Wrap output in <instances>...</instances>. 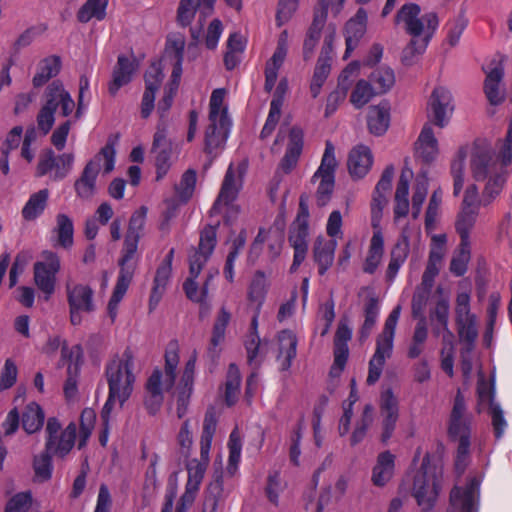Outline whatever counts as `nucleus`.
<instances>
[{"instance_id":"obj_1","label":"nucleus","mask_w":512,"mask_h":512,"mask_svg":"<svg viewBox=\"0 0 512 512\" xmlns=\"http://www.w3.org/2000/svg\"><path fill=\"white\" fill-rule=\"evenodd\" d=\"M395 24H403L405 32L411 37L403 49L402 63L412 65L415 58L425 52L438 26L436 12L421 15V8L415 3L404 4L395 15Z\"/></svg>"},{"instance_id":"obj_2","label":"nucleus","mask_w":512,"mask_h":512,"mask_svg":"<svg viewBox=\"0 0 512 512\" xmlns=\"http://www.w3.org/2000/svg\"><path fill=\"white\" fill-rule=\"evenodd\" d=\"M146 214L147 208L142 206L132 214L129 220L121 257L118 260L120 267L118 278L108 303V313L112 319L116 317L118 304L126 294L136 270L137 261L135 260V255L139 240L143 235Z\"/></svg>"},{"instance_id":"obj_3","label":"nucleus","mask_w":512,"mask_h":512,"mask_svg":"<svg viewBox=\"0 0 512 512\" xmlns=\"http://www.w3.org/2000/svg\"><path fill=\"white\" fill-rule=\"evenodd\" d=\"M178 352V343L176 341L169 342L164 356V371L156 368L147 379L144 405L151 415H155L163 403V390L169 391L175 384L179 364Z\"/></svg>"},{"instance_id":"obj_4","label":"nucleus","mask_w":512,"mask_h":512,"mask_svg":"<svg viewBox=\"0 0 512 512\" xmlns=\"http://www.w3.org/2000/svg\"><path fill=\"white\" fill-rule=\"evenodd\" d=\"M471 422L472 416L467 412L465 398L458 390L448 420V436L451 440L458 441L455 468L459 473H463L468 465Z\"/></svg>"},{"instance_id":"obj_5","label":"nucleus","mask_w":512,"mask_h":512,"mask_svg":"<svg viewBox=\"0 0 512 512\" xmlns=\"http://www.w3.org/2000/svg\"><path fill=\"white\" fill-rule=\"evenodd\" d=\"M134 354L126 348L121 354H115L105 367V376L112 396H118L122 406L130 397L135 382Z\"/></svg>"},{"instance_id":"obj_6","label":"nucleus","mask_w":512,"mask_h":512,"mask_svg":"<svg viewBox=\"0 0 512 512\" xmlns=\"http://www.w3.org/2000/svg\"><path fill=\"white\" fill-rule=\"evenodd\" d=\"M494 155L489 151L476 152L471 159V171L476 181H488L482 191V205L488 206L500 194L506 182V174L499 172Z\"/></svg>"},{"instance_id":"obj_7","label":"nucleus","mask_w":512,"mask_h":512,"mask_svg":"<svg viewBox=\"0 0 512 512\" xmlns=\"http://www.w3.org/2000/svg\"><path fill=\"white\" fill-rule=\"evenodd\" d=\"M217 426L215 408L210 406L205 412L200 438V460L192 459L187 464L188 481L186 492L197 491L209 463V452Z\"/></svg>"},{"instance_id":"obj_8","label":"nucleus","mask_w":512,"mask_h":512,"mask_svg":"<svg viewBox=\"0 0 512 512\" xmlns=\"http://www.w3.org/2000/svg\"><path fill=\"white\" fill-rule=\"evenodd\" d=\"M115 142L111 137L106 145L91 159L85 166L81 177L75 182L77 195L83 199L92 197L95 192L96 178L101 169L102 160H104V172L110 173L114 169L115 163Z\"/></svg>"},{"instance_id":"obj_9","label":"nucleus","mask_w":512,"mask_h":512,"mask_svg":"<svg viewBox=\"0 0 512 512\" xmlns=\"http://www.w3.org/2000/svg\"><path fill=\"white\" fill-rule=\"evenodd\" d=\"M309 207L307 195H301L299 198V208L296 218L289 227L288 241L294 249L293 263L290 272H295L305 260L308 251L309 235Z\"/></svg>"},{"instance_id":"obj_10","label":"nucleus","mask_w":512,"mask_h":512,"mask_svg":"<svg viewBox=\"0 0 512 512\" xmlns=\"http://www.w3.org/2000/svg\"><path fill=\"white\" fill-rule=\"evenodd\" d=\"M242 176L243 172L240 169L236 172L232 165L228 167L220 192L210 210L211 215L222 213L224 210L227 223L238 216L240 208L235 204V200L242 188Z\"/></svg>"},{"instance_id":"obj_11","label":"nucleus","mask_w":512,"mask_h":512,"mask_svg":"<svg viewBox=\"0 0 512 512\" xmlns=\"http://www.w3.org/2000/svg\"><path fill=\"white\" fill-rule=\"evenodd\" d=\"M396 326L397 322L387 317L384 328L377 337L374 355L369 361V371L366 379L368 385H373L379 380L386 359L392 355Z\"/></svg>"},{"instance_id":"obj_12","label":"nucleus","mask_w":512,"mask_h":512,"mask_svg":"<svg viewBox=\"0 0 512 512\" xmlns=\"http://www.w3.org/2000/svg\"><path fill=\"white\" fill-rule=\"evenodd\" d=\"M428 463L429 456L426 455L413 482L412 494L420 507H434L440 489V482Z\"/></svg>"},{"instance_id":"obj_13","label":"nucleus","mask_w":512,"mask_h":512,"mask_svg":"<svg viewBox=\"0 0 512 512\" xmlns=\"http://www.w3.org/2000/svg\"><path fill=\"white\" fill-rule=\"evenodd\" d=\"M42 261H37L33 266V279L37 288L44 294V299L49 300L55 291L56 275L61 269L59 256L50 250L41 253Z\"/></svg>"},{"instance_id":"obj_14","label":"nucleus","mask_w":512,"mask_h":512,"mask_svg":"<svg viewBox=\"0 0 512 512\" xmlns=\"http://www.w3.org/2000/svg\"><path fill=\"white\" fill-rule=\"evenodd\" d=\"M337 162L334 156V146L330 141L326 142L321 165L312 177V182L320 179L316 191V202L319 207L325 206L331 199L334 190V172Z\"/></svg>"},{"instance_id":"obj_15","label":"nucleus","mask_w":512,"mask_h":512,"mask_svg":"<svg viewBox=\"0 0 512 512\" xmlns=\"http://www.w3.org/2000/svg\"><path fill=\"white\" fill-rule=\"evenodd\" d=\"M150 154L153 156L156 166V179L160 180L170 169L173 154L172 141L168 138L165 121H159L157 124Z\"/></svg>"},{"instance_id":"obj_16","label":"nucleus","mask_w":512,"mask_h":512,"mask_svg":"<svg viewBox=\"0 0 512 512\" xmlns=\"http://www.w3.org/2000/svg\"><path fill=\"white\" fill-rule=\"evenodd\" d=\"M67 301L69 305L70 321L73 325L82 322L81 313H92L95 310L93 301L94 291L85 284L66 285Z\"/></svg>"},{"instance_id":"obj_17","label":"nucleus","mask_w":512,"mask_h":512,"mask_svg":"<svg viewBox=\"0 0 512 512\" xmlns=\"http://www.w3.org/2000/svg\"><path fill=\"white\" fill-rule=\"evenodd\" d=\"M216 225H206L200 232L198 247L189 255V266L193 274L202 271L217 244V227Z\"/></svg>"},{"instance_id":"obj_18","label":"nucleus","mask_w":512,"mask_h":512,"mask_svg":"<svg viewBox=\"0 0 512 512\" xmlns=\"http://www.w3.org/2000/svg\"><path fill=\"white\" fill-rule=\"evenodd\" d=\"M451 93L444 87H436L428 102V117L430 123H434L439 128L447 125L453 112L451 105Z\"/></svg>"},{"instance_id":"obj_19","label":"nucleus","mask_w":512,"mask_h":512,"mask_svg":"<svg viewBox=\"0 0 512 512\" xmlns=\"http://www.w3.org/2000/svg\"><path fill=\"white\" fill-rule=\"evenodd\" d=\"M209 125L205 131L204 152L215 157L218 150H221L227 140L231 122L228 118L227 110H222L220 119L209 121Z\"/></svg>"},{"instance_id":"obj_20","label":"nucleus","mask_w":512,"mask_h":512,"mask_svg":"<svg viewBox=\"0 0 512 512\" xmlns=\"http://www.w3.org/2000/svg\"><path fill=\"white\" fill-rule=\"evenodd\" d=\"M479 485V481L472 478L465 488L455 486L450 492L447 512H476L475 498Z\"/></svg>"},{"instance_id":"obj_21","label":"nucleus","mask_w":512,"mask_h":512,"mask_svg":"<svg viewBox=\"0 0 512 512\" xmlns=\"http://www.w3.org/2000/svg\"><path fill=\"white\" fill-rule=\"evenodd\" d=\"M380 412L383 417L381 441L386 443L392 437L399 417L398 400L391 389H387L381 394Z\"/></svg>"},{"instance_id":"obj_22","label":"nucleus","mask_w":512,"mask_h":512,"mask_svg":"<svg viewBox=\"0 0 512 512\" xmlns=\"http://www.w3.org/2000/svg\"><path fill=\"white\" fill-rule=\"evenodd\" d=\"M45 98V105L54 112L60 108V114L63 117L69 116L75 108L74 100L58 80L49 84L45 92Z\"/></svg>"},{"instance_id":"obj_23","label":"nucleus","mask_w":512,"mask_h":512,"mask_svg":"<svg viewBox=\"0 0 512 512\" xmlns=\"http://www.w3.org/2000/svg\"><path fill=\"white\" fill-rule=\"evenodd\" d=\"M201 271H198L196 274L192 273L191 266H189V277L183 283V290L185 292L186 297L195 303L200 304L201 306L206 305V300L208 298V289L211 281L218 275L219 271L217 269L209 270L206 274L205 281L203 282L201 288H199L197 278L200 275Z\"/></svg>"},{"instance_id":"obj_24","label":"nucleus","mask_w":512,"mask_h":512,"mask_svg":"<svg viewBox=\"0 0 512 512\" xmlns=\"http://www.w3.org/2000/svg\"><path fill=\"white\" fill-rule=\"evenodd\" d=\"M438 141L430 122L424 124L415 143V157L423 163L430 164L438 155Z\"/></svg>"},{"instance_id":"obj_25","label":"nucleus","mask_w":512,"mask_h":512,"mask_svg":"<svg viewBox=\"0 0 512 512\" xmlns=\"http://www.w3.org/2000/svg\"><path fill=\"white\" fill-rule=\"evenodd\" d=\"M366 27L367 12L363 8H360L356 12L355 16L348 20L345 25V57H348V55L358 46L360 40L366 33Z\"/></svg>"},{"instance_id":"obj_26","label":"nucleus","mask_w":512,"mask_h":512,"mask_svg":"<svg viewBox=\"0 0 512 512\" xmlns=\"http://www.w3.org/2000/svg\"><path fill=\"white\" fill-rule=\"evenodd\" d=\"M373 156L370 149L364 145L354 147L348 156L347 166L353 178H362L370 170Z\"/></svg>"},{"instance_id":"obj_27","label":"nucleus","mask_w":512,"mask_h":512,"mask_svg":"<svg viewBox=\"0 0 512 512\" xmlns=\"http://www.w3.org/2000/svg\"><path fill=\"white\" fill-rule=\"evenodd\" d=\"M303 137L304 134L301 128L297 126L291 128L289 143L285 155L280 162V168L284 173H289L296 167L303 148Z\"/></svg>"},{"instance_id":"obj_28","label":"nucleus","mask_w":512,"mask_h":512,"mask_svg":"<svg viewBox=\"0 0 512 512\" xmlns=\"http://www.w3.org/2000/svg\"><path fill=\"white\" fill-rule=\"evenodd\" d=\"M137 69V63L134 58L120 55L117 64L113 70L112 81L109 84V93L116 95L118 90L131 81L132 74Z\"/></svg>"},{"instance_id":"obj_29","label":"nucleus","mask_w":512,"mask_h":512,"mask_svg":"<svg viewBox=\"0 0 512 512\" xmlns=\"http://www.w3.org/2000/svg\"><path fill=\"white\" fill-rule=\"evenodd\" d=\"M390 124V105L382 101L378 105L370 106L367 115V125L370 133L381 136Z\"/></svg>"},{"instance_id":"obj_30","label":"nucleus","mask_w":512,"mask_h":512,"mask_svg":"<svg viewBox=\"0 0 512 512\" xmlns=\"http://www.w3.org/2000/svg\"><path fill=\"white\" fill-rule=\"evenodd\" d=\"M394 468L395 456L390 451L381 452L372 470V483L378 487L385 486L393 477Z\"/></svg>"},{"instance_id":"obj_31","label":"nucleus","mask_w":512,"mask_h":512,"mask_svg":"<svg viewBox=\"0 0 512 512\" xmlns=\"http://www.w3.org/2000/svg\"><path fill=\"white\" fill-rule=\"evenodd\" d=\"M336 246L335 240L326 241L322 236L316 238L313 247V258L318 264L320 275H324L332 266Z\"/></svg>"},{"instance_id":"obj_32","label":"nucleus","mask_w":512,"mask_h":512,"mask_svg":"<svg viewBox=\"0 0 512 512\" xmlns=\"http://www.w3.org/2000/svg\"><path fill=\"white\" fill-rule=\"evenodd\" d=\"M504 75V69L499 63L486 75L484 92L491 105H499L504 101V93L500 89V82Z\"/></svg>"},{"instance_id":"obj_33","label":"nucleus","mask_w":512,"mask_h":512,"mask_svg":"<svg viewBox=\"0 0 512 512\" xmlns=\"http://www.w3.org/2000/svg\"><path fill=\"white\" fill-rule=\"evenodd\" d=\"M80 346L76 345L71 350L64 345L61 350V355L63 359L69 358L72 359L74 353H76V359L75 362L72 364H69L67 369V379L64 383V394L67 398H73L77 393V378L79 373V364L78 360L80 357Z\"/></svg>"},{"instance_id":"obj_34","label":"nucleus","mask_w":512,"mask_h":512,"mask_svg":"<svg viewBox=\"0 0 512 512\" xmlns=\"http://www.w3.org/2000/svg\"><path fill=\"white\" fill-rule=\"evenodd\" d=\"M409 250V240L407 236H403L392 248L386 271V280L388 282H392L395 279L400 267L408 257Z\"/></svg>"},{"instance_id":"obj_35","label":"nucleus","mask_w":512,"mask_h":512,"mask_svg":"<svg viewBox=\"0 0 512 512\" xmlns=\"http://www.w3.org/2000/svg\"><path fill=\"white\" fill-rule=\"evenodd\" d=\"M60 57L52 55L42 59L38 63L37 72L32 79L33 86L39 88L60 72Z\"/></svg>"},{"instance_id":"obj_36","label":"nucleus","mask_w":512,"mask_h":512,"mask_svg":"<svg viewBox=\"0 0 512 512\" xmlns=\"http://www.w3.org/2000/svg\"><path fill=\"white\" fill-rule=\"evenodd\" d=\"M53 233L56 235L54 247L60 246L64 249H69L73 246V221L66 214H58L56 216V226L53 229Z\"/></svg>"},{"instance_id":"obj_37","label":"nucleus","mask_w":512,"mask_h":512,"mask_svg":"<svg viewBox=\"0 0 512 512\" xmlns=\"http://www.w3.org/2000/svg\"><path fill=\"white\" fill-rule=\"evenodd\" d=\"M49 190L42 189L30 195L28 201L22 208V217L26 221H34L43 214L47 207Z\"/></svg>"},{"instance_id":"obj_38","label":"nucleus","mask_w":512,"mask_h":512,"mask_svg":"<svg viewBox=\"0 0 512 512\" xmlns=\"http://www.w3.org/2000/svg\"><path fill=\"white\" fill-rule=\"evenodd\" d=\"M172 272V267H169L168 264H160L156 270V274L154 277L153 287L151 290V295L149 298V310L152 311L159 304L164 291L166 289V285L170 279Z\"/></svg>"},{"instance_id":"obj_39","label":"nucleus","mask_w":512,"mask_h":512,"mask_svg":"<svg viewBox=\"0 0 512 512\" xmlns=\"http://www.w3.org/2000/svg\"><path fill=\"white\" fill-rule=\"evenodd\" d=\"M384 253V239L382 233L377 231L370 240L368 255L363 265V271L373 274L378 268Z\"/></svg>"},{"instance_id":"obj_40","label":"nucleus","mask_w":512,"mask_h":512,"mask_svg":"<svg viewBox=\"0 0 512 512\" xmlns=\"http://www.w3.org/2000/svg\"><path fill=\"white\" fill-rule=\"evenodd\" d=\"M279 357H283L281 361V370L287 371L296 357L297 338L289 330H284L279 334Z\"/></svg>"},{"instance_id":"obj_41","label":"nucleus","mask_w":512,"mask_h":512,"mask_svg":"<svg viewBox=\"0 0 512 512\" xmlns=\"http://www.w3.org/2000/svg\"><path fill=\"white\" fill-rule=\"evenodd\" d=\"M379 315V301L375 296L367 298L364 304V323L359 331L360 341H365L371 334Z\"/></svg>"},{"instance_id":"obj_42","label":"nucleus","mask_w":512,"mask_h":512,"mask_svg":"<svg viewBox=\"0 0 512 512\" xmlns=\"http://www.w3.org/2000/svg\"><path fill=\"white\" fill-rule=\"evenodd\" d=\"M108 0H87L77 12V19L81 23H87L92 18L103 20L106 16Z\"/></svg>"},{"instance_id":"obj_43","label":"nucleus","mask_w":512,"mask_h":512,"mask_svg":"<svg viewBox=\"0 0 512 512\" xmlns=\"http://www.w3.org/2000/svg\"><path fill=\"white\" fill-rule=\"evenodd\" d=\"M44 412L42 408L35 402H31L25 408L22 415L23 429L32 434L41 429L44 423Z\"/></svg>"},{"instance_id":"obj_44","label":"nucleus","mask_w":512,"mask_h":512,"mask_svg":"<svg viewBox=\"0 0 512 512\" xmlns=\"http://www.w3.org/2000/svg\"><path fill=\"white\" fill-rule=\"evenodd\" d=\"M231 320V314L225 307H221L213 325L212 337L208 351L210 354L216 352L217 346L224 341L226 328Z\"/></svg>"},{"instance_id":"obj_45","label":"nucleus","mask_w":512,"mask_h":512,"mask_svg":"<svg viewBox=\"0 0 512 512\" xmlns=\"http://www.w3.org/2000/svg\"><path fill=\"white\" fill-rule=\"evenodd\" d=\"M478 215L477 211L464 209H460L457 215L455 229L459 234L460 241H464V245H466V241L470 242V232L475 226Z\"/></svg>"},{"instance_id":"obj_46","label":"nucleus","mask_w":512,"mask_h":512,"mask_svg":"<svg viewBox=\"0 0 512 512\" xmlns=\"http://www.w3.org/2000/svg\"><path fill=\"white\" fill-rule=\"evenodd\" d=\"M369 81L376 93L383 94L390 90L394 85L395 75L391 68L383 66L377 68L371 73Z\"/></svg>"},{"instance_id":"obj_47","label":"nucleus","mask_w":512,"mask_h":512,"mask_svg":"<svg viewBox=\"0 0 512 512\" xmlns=\"http://www.w3.org/2000/svg\"><path fill=\"white\" fill-rule=\"evenodd\" d=\"M240 383V371L236 364L232 363L229 365L225 383V402L228 406H232L237 402Z\"/></svg>"},{"instance_id":"obj_48","label":"nucleus","mask_w":512,"mask_h":512,"mask_svg":"<svg viewBox=\"0 0 512 512\" xmlns=\"http://www.w3.org/2000/svg\"><path fill=\"white\" fill-rule=\"evenodd\" d=\"M223 476L222 473L215 475L214 480L209 484L204 500V512H216L218 502L223 498Z\"/></svg>"},{"instance_id":"obj_49","label":"nucleus","mask_w":512,"mask_h":512,"mask_svg":"<svg viewBox=\"0 0 512 512\" xmlns=\"http://www.w3.org/2000/svg\"><path fill=\"white\" fill-rule=\"evenodd\" d=\"M268 289V281L265 273L261 270H257L250 282L248 289V299L251 302L257 303L260 306L266 296Z\"/></svg>"},{"instance_id":"obj_50","label":"nucleus","mask_w":512,"mask_h":512,"mask_svg":"<svg viewBox=\"0 0 512 512\" xmlns=\"http://www.w3.org/2000/svg\"><path fill=\"white\" fill-rule=\"evenodd\" d=\"M471 258L470 242L460 241L457 251L450 262V272L455 276H462L467 271V265Z\"/></svg>"},{"instance_id":"obj_51","label":"nucleus","mask_w":512,"mask_h":512,"mask_svg":"<svg viewBox=\"0 0 512 512\" xmlns=\"http://www.w3.org/2000/svg\"><path fill=\"white\" fill-rule=\"evenodd\" d=\"M77 428L74 423H70L60 434L59 439L55 440L52 453L64 457L74 446Z\"/></svg>"},{"instance_id":"obj_52","label":"nucleus","mask_w":512,"mask_h":512,"mask_svg":"<svg viewBox=\"0 0 512 512\" xmlns=\"http://www.w3.org/2000/svg\"><path fill=\"white\" fill-rule=\"evenodd\" d=\"M374 95H378V93H376L370 81L359 80L352 91L350 101L356 108H361L367 104Z\"/></svg>"},{"instance_id":"obj_53","label":"nucleus","mask_w":512,"mask_h":512,"mask_svg":"<svg viewBox=\"0 0 512 512\" xmlns=\"http://www.w3.org/2000/svg\"><path fill=\"white\" fill-rule=\"evenodd\" d=\"M193 382H186L185 380H181L177 385L174 395L177 401V416L178 418L184 417L187 413L188 405L190 402V398L193 392Z\"/></svg>"},{"instance_id":"obj_54","label":"nucleus","mask_w":512,"mask_h":512,"mask_svg":"<svg viewBox=\"0 0 512 512\" xmlns=\"http://www.w3.org/2000/svg\"><path fill=\"white\" fill-rule=\"evenodd\" d=\"M468 20L463 12H460L457 16L448 22L447 41L451 47L458 44L460 37L467 27Z\"/></svg>"},{"instance_id":"obj_55","label":"nucleus","mask_w":512,"mask_h":512,"mask_svg":"<svg viewBox=\"0 0 512 512\" xmlns=\"http://www.w3.org/2000/svg\"><path fill=\"white\" fill-rule=\"evenodd\" d=\"M228 448H229V459H228V466L227 471L233 475L236 471L237 465L240 461L241 457V440L239 437V434L236 430H233L229 436L228 441Z\"/></svg>"},{"instance_id":"obj_56","label":"nucleus","mask_w":512,"mask_h":512,"mask_svg":"<svg viewBox=\"0 0 512 512\" xmlns=\"http://www.w3.org/2000/svg\"><path fill=\"white\" fill-rule=\"evenodd\" d=\"M32 502L33 498L30 491L19 492L8 500L4 512H28Z\"/></svg>"},{"instance_id":"obj_57","label":"nucleus","mask_w":512,"mask_h":512,"mask_svg":"<svg viewBox=\"0 0 512 512\" xmlns=\"http://www.w3.org/2000/svg\"><path fill=\"white\" fill-rule=\"evenodd\" d=\"M51 453L52 451H47V448L45 447L44 452H42L39 456L34 457L33 468L35 475L42 481H46L51 478Z\"/></svg>"},{"instance_id":"obj_58","label":"nucleus","mask_w":512,"mask_h":512,"mask_svg":"<svg viewBox=\"0 0 512 512\" xmlns=\"http://www.w3.org/2000/svg\"><path fill=\"white\" fill-rule=\"evenodd\" d=\"M198 5L196 0H180L177 9V22L182 27L189 26L197 12Z\"/></svg>"},{"instance_id":"obj_59","label":"nucleus","mask_w":512,"mask_h":512,"mask_svg":"<svg viewBox=\"0 0 512 512\" xmlns=\"http://www.w3.org/2000/svg\"><path fill=\"white\" fill-rule=\"evenodd\" d=\"M456 323L460 339L472 345L478 337L476 316L467 318V320L456 321Z\"/></svg>"},{"instance_id":"obj_60","label":"nucleus","mask_w":512,"mask_h":512,"mask_svg":"<svg viewBox=\"0 0 512 512\" xmlns=\"http://www.w3.org/2000/svg\"><path fill=\"white\" fill-rule=\"evenodd\" d=\"M303 430H304V422H303V420H299L295 429L292 431V433L290 435L289 457H290V461L295 466L299 465V457L301 454L300 442L302 439Z\"/></svg>"},{"instance_id":"obj_61","label":"nucleus","mask_w":512,"mask_h":512,"mask_svg":"<svg viewBox=\"0 0 512 512\" xmlns=\"http://www.w3.org/2000/svg\"><path fill=\"white\" fill-rule=\"evenodd\" d=\"M196 184V171L193 169H188L182 175L180 185L178 187V193L182 200V202H187L195 189Z\"/></svg>"},{"instance_id":"obj_62","label":"nucleus","mask_w":512,"mask_h":512,"mask_svg":"<svg viewBox=\"0 0 512 512\" xmlns=\"http://www.w3.org/2000/svg\"><path fill=\"white\" fill-rule=\"evenodd\" d=\"M446 241L447 238L445 234H437L432 237V244L429 252L428 263H433L439 266L441 265V262L445 255Z\"/></svg>"},{"instance_id":"obj_63","label":"nucleus","mask_w":512,"mask_h":512,"mask_svg":"<svg viewBox=\"0 0 512 512\" xmlns=\"http://www.w3.org/2000/svg\"><path fill=\"white\" fill-rule=\"evenodd\" d=\"M441 201H442V190L439 188L432 193L431 198L429 200V204H428L426 214H425L426 228H430V227L434 226V224L437 220L438 214H439Z\"/></svg>"},{"instance_id":"obj_64","label":"nucleus","mask_w":512,"mask_h":512,"mask_svg":"<svg viewBox=\"0 0 512 512\" xmlns=\"http://www.w3.org/2000/svg\"><path fill=\"white\" fill-rule=\"evenodd\" d=\"M184 48H185L184 36L174 35L172 37H168L167 43H166V48H165V53L173 61L183 60Z\"/></svg>"}]
</instances>
